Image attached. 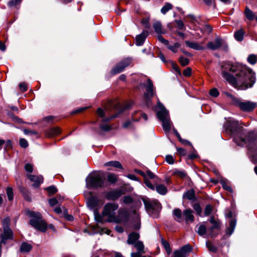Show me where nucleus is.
Returning a JSON list of instances; mask_svg holds the SVG:
<instances>
[{"label":"nucleus","mask_w":257,"mask_h":257,"mask_svg":"<svg viewBox=\"0 0 257 257\" xmlns=\"http://www.w3.org/2000/svg\"><path fill=\"white\" fill-rule=\"evenodd\" d=\"M225 69L233 73V76L223 71L222 75L234 87L242 90L251 87L255 82V73L246 65L238 64L228 65Z\"/></svg>","instance_id":"nucleus-1"},{"label":"nucleus","mask_w":257,"mask_h":257,"mask_svg":"<svg viewBox=\"0 0 257 257\" xmlns=\"http://www.w3.org/2000/svg\"><path fill=\"white\" fill-rule=\"evenodd\" d=\"M118 208V205L114 202L106 203L103 208L102 215L107 217V221L109 222L120 221L118 217L116 216V211Z\"/></svg>","instance_id":"nucleus-2"},{"label":"nucleus","mask_w":257,"mask_h":257,"mask_svg":"<svg viewBox=\"0 0 257 257\" xmlns=\"http://www.w3.org/2000/svg\"><path fill=\"white\" fill-rule=\"evenodd\" d=\"M29 215L32 218L29 223L35 229L42 232H45L47 229V224L43 219L42 214L38 212L30 211Z\"/></svg>","instance_id":"nucleus-3"},{"label":"nucleus","mask_w":257,"mask_h":257,"mask_svg":"<svg viewBox=\"0 0 257 257\" xmlns=\"http://www.w3.org/2000/svg\"><path fill=\"white\" fill-rule=\"evenodd\" d=\"M104 202L95 196H90L87 201V204L89 208L94 212L95 219L97 222H101L102 219L98 210L101 208Z\"/></svg>","instance_id":"nucleus-4"},{"label":"nucleus","mask_w":257,"mask_h":257,"mask_svg":"<svg viewBox=\"0 0 257 257\" xmlns=\"http://www.w3.org/2000/svg\"><path fill=\"white\" fill-rule=\"evenodd\" d=\"M146 211L150 216L154 217L158 216L162 208L161 204L157 200L143 199Z\"/></svg>","instance_id":"nucleus-5"},{"label":"nucleus","mask_w":257,"mask_h":257,"mask_svg":"<svg viewBox=\"0 0 257 257\" xmlns=\"http://www.w3.org/2000/svg\"><path fill=\"white\" fill-rule=\"evenodd\" d=\"M86 182L90 188H99L104 186V179L99 174L95 173L86 178Z\"/></svg>","instance_id":"nucleus-6"},{"label":"nucleus","mask_w":257,"mask_h":257,"mask_svg":"<svg viewBox=\"0 0 257 257\" xmlns=\"http://www.w3.org/2000/svg\"><path fill=\"white\" fill-rule=\"evenodd\" d=\"M159 119L162 122L163 128L165 132H169L171 129L172 122L169 115V112L166 109H161L157 112Z\"/></svg>","instance_id":"nucleus-7"},{"label":"nucleus","mask_w":257,"mask_h":257,"mask_svg":"<svg viewBox=\"0 0 257 257\" xmlns=\"http://www.w3.org/2000/svg\"><path fill=\"white\" fill-rule=\"evenodd\" d=\"M207 48L211 50H216L220 48L224 51H228V47L224 41L220 37H216L214 41H210L207 44Z\"/></svg>","instance_id":"nucleus-8"},{"label":"nucleus","mask_w":257,"mask_h":257,"mask_svg":"<svg viewBox=\"0 0 257 257\" xmlns=\"http://www.w3.org/2000/svg\"><path fill=\"white\" fill-rule=\"evenodd\" d=\"M147 83L148 84L145 86L146 91L144 94V97L147 105L149 106L151 105V98L154 95L155 92L152 80L150 79H148Z\"/></svg>","instance_id":"nucleus-9"},{"label":"nucleus","mask_w":257,"mask_h":257,"mask_svg":"<svg viewBox=\"0 0 257 257\" xmlns=\"http://www.w3.org/2000/svg\"><path fill=\"white\" fill-rule=\"evenodd\" d=\"M131 63L132 60L130 58H127L123 59L120 62L117 63L112 69L111 73L112 75H115L122 72Z\"/></svg>","instance_id":"nucleus-10"},{"label":"nucleus","mask_w":257,"mask_h":257,"mask_svg":"<svg viewBox=\"0 0 257 257\" xmlns=\"http://www.w3.org/2000/svg\"><path fill=\"white\" fill-rule=\"evenodd\" d=\"M235 102L242 110L246 112L251 111L257 106L256 102L249 101L241 102L236 99Z\"/></svg>","instance_id":"nucleus-11"},{"label":"nucleus","mask_w":257,"mask_h":257,"mask_svg":"<svg viewBox=\"0 0 257 257\" xmlns=\"http://www.w3.org/2000/svg\"><path fill=\"white\" fill-rule=\"evenodd\" d=\"M192 251V248L189 244L182 246L179 250L174 252V257H187V253Z\"/></svg>","instance_id":"nucleus-12"},{"label":"nucleus","mask_w":257,"mask_h":257,"mask_svg":"<svg viewBox=\"0 0 257 257\" xmlns=\"http://www.w3.org/2000/svg\"><path fill=\"white\" fill-rule=\"evenodd\" d=\"M123 194V192L121 189H113L107 192L105 197L108 200L114 201L117 200Z\"/></svg>","instance_id":"nucleus-13"},{"label":"nucleus","mask_w":257,"mask_h":257,"mask_svg":"<svg viewBox=\"0 0 257 257\" xmlns=\"http://www.w3.org/2000/svg\"><path fill=\"white\" fill-rule=\"evenodd\" d=\"M1 241L6 244L7 240H12L13 238V232L10 228L3 229V233L1 235Z\"/></svg>","instance_id":"nucleus-14"},{"label":"nucleus","mask_w":257,"mask_h":257,"mask_svg":"<svg viewBox=\"0 0 257 257\" xmlns=\"http://www.w3.org/2000/svg\"><path fill=\"white\" fill-rule=\"evenodd\" d=\"M28 177L31 181L34 182L33 186L35 188L38 187L43 183L44 180L43 176L41 175H28Z\"/></svg>","instance_id":"nucleus-15"},{"label":"nucleus","mask_w":257,"mask_h":257,"mask_svg":"<svg viewBox=\"0 0 257 257\" xmlns=\"http://www.w3.org/2000/svg\"><path fill=\"white\" fill-rule=\"evenodd\" d=\"M148 35V32L144 30L141 34L137 35L136 37V44L138 46H142Z\"/></svg>","instance_id":"nucleus-16"},{"label":"nucleus","mask_w":257,"mask_h":257,"mask_svg":"<svg viewBox=\"0 0 257 257\" xmlns=\"http://www.w3.org/2000/svg\"><path fill=\"white\" fill-rule=\"evenodd\" d=\"M209 220V222L211 224H212V226L210 227L209 230L210 231V235L211 236H214V234L213 232V230L215 229H219L220 228V222H219V221L215 220L214 217L212 216L210 217Z\"/></svg>","instance_id":"nucleus-17"},{"label":"nucleus","mask_w":257,"mask_h":257,"mask_svg":"<svg viewBox=\"0 0 257 257\" xmlns=\"http://www.w3.org/2000/svg\"><path fill=\"white\" fill-rule=\"evenodd\" d=\"M140 238V234L139 233L135 232H131L129 234L128 236V238L127 240V243L128 244H132L136 243L137 241H139V239Z\"/></svg>","instance_id":"nucleus-18"},{"label":"nucleus","mask_w":257,"mask_h":257,"mask_svg":"<svg viewBox=\"0 0 257 257\" xmlns=\"http://www.w3.org/2000/svg\"><path fill=\"white\" fill-rule=\"evenodd\" d=\"M183 213L186 223L189 221L191 222L194 221V217L193 215V211L191 209H187L184 210Z\"/></svg>","instance_id":"nucleus-19"},{"label":"nucleus","mask_w":257,"mask_h":257,"mask_svg":"<svg viewBox=\"0 0 257 257\" xmlns=\"http://www.w3.org/2000/svg\"><path fill=\"white\" fill-rule=\"evenodd\" d=\"M185 43L188 47L195 50H203L205 49L204 46L197 42L186 41Z\"/></svg>","instance_id":"nucleus-20"},{"label":"nucleus","mask_w":257,"mask_h":257,"mask_svg":"<svg viewBox=\"0 0 257 257\" xmlns=\"http://www.w3.org/2000/svg\"><path fill=\"white\" fill-rule=\"evenodd\" d=\"M61 133V130L59 127H53L51 128L49 130H48L46 133V136L49 137L51 138L54 136L60 134Z\"/></svg>","instance_id":"nucleus-21"},{"label":"nucleus","mask_w":257,"mask_h":257,"mask_svg":"<svg viewBox=\"0 0 257 257\" xmlns=\"http://www.w3.org/2000/svg\"><path fill=\"white\" fill-rule=\"evenodd\" d=\"M244 14L246 18L249 21H252L254 19L255 14L247 7H246Z\"/></svg>","instance_id":"nucleus-22"},{"label":"nucleus","mask_w":257,"mask_h":257,"mask_svg":"<svg viewBox=\"0 0 257 257\" xmlns=\"http://www.w3.org/2000/svg\"><path fill=\"white\" fill-rule=\"evenodd\" d=\"M173 215L175 217V219L178 222H181L183 221L182 213L179 208H175L173 211Z\"/></svg>","instance_id":"nucleus-23"},{"label":"nucleus","mask_w":257,"mask_h":257,"mask_svg":"<svg viewBox=\"0 0 257 257\" xmlns=\"http://www.w3.org/2000/svg\"><path fill=\"white\" fill-rule=\"evenodd\" d=\"M153 28L155 32L159 34H165L166 33L165 30H163L162 28V24L160 21H157L153 24Z\"/></svg>","instance_id":"nucleus-24"},{"label":"nucleus","mask_w":257,"mask_h":257,"mask_svg":"<svg viewBox=\"0 0 257 257\" xmlns=\"http://www.w3.org/2000/svg\"><path fill=\"white\" fill-rule=\"evenodd\" d=\"M32 246L30 244L24 242L20 246V250L22 252H28L32 249Z\"/></svg>","instance_id":"nucleus-25"},{"label":"nucleus","mask_w":257,"mask_h":257,"mask_svg":"<svg viewBox=\"0 0 257 257\" xmlns=\"http://www.w3.org/2000/svg\"><path fill=\"white\" fill-rule=\"evenodd\" d=\"M105 166H111L115 168L123 169L122 166L119 162L117 161H112L106 162L104 164Z\"/></svg>","instance_id":"nucleus-26"},{"label":"nucleus","mask_w":257,"mask_h":257,"mask_svg":"<svg viewBox=\"0 0 257 257\" xmlns=\"http://www.w3.org/2000/svg\"><path fill=\"white\" fill-rule=\"evenodd\" d=\"M156 190L159 194L162 195H165L168 191L167 187L162 184L157 185L156 187Z\"/></svg>","instance_id":"nucleus-27"},{"label":"nucleus","mask_w":257,"mask_h":257,"mask_svg":"<svg viewBox=\"0 0 257 257\" xmlns=\"http://www.w3.org/2000/svg\"><path fill=\"white\" fill-rule=\"evenodd\" d=\"M244 34V30L241 29L234 33V37L237 41L240 42L243 40Z\"/></svg>","instance_id":"nucleus-28"},{"label":"nucleus","mask_w":257,"mask_h":257,"mask_svg":"<svg viewBox=\"0 0 257 257\" xmlns=\"http://www.w3.org/2000/svg\"><path fill=\"white\" fill-rule=\"evenodd\" d=\"M236 225V221L232 219L230 221L229 226L226 231V233L227 235H230L233 232Z\"/></svg>","instance_id":"nucleus-29"},{"label":"nucleus","mask_w":257,"mask_h":257,"mask_svg":"<svg viewBox=\"0 0 257 257\" xmlns=\"http://www.w3.org/2000/svg\"><path fill=\"white\" fill-rule=\"evenodd\" d=\"M131 106H125L124 107V108H121L120 111H119V112L118 113H116L113 115H112L110 117H105V118H104L103 119H102V121L103 122H107V121H110L111 119L114 118H115L116 117H117L118 114L120 113H121L122 112H123V111H124L125 110L127 109H128Z\"/></svg>","instance_id":"nucleus-30"},{"label":"nucleus","mask_w":257,"mask_h":257,"mask_svg":"<svg viewBox=\"0 0 257 257\" xmlns=\"http://www.w3.org/2000/svg\"><path fill=\"white\" fill-rule=\"evenodd\" d=\"M184 197L186 198L189 200H195V195L193 190H188L183 195Z\"/></svg>","instance_id":"nucleus-31"},{"label":"nucleus","mask_w":257,"mask_h":257,"mask_svg":"<svg viewBox=\"0 0 257 257\" xmlns=\"http://www.w3.org/2000/svg\"><path fill=\"white\" fill-rule=\"evenodd\" d=\"M181 45L180 43L176 42L172 45H167V48L174 53L178 52V49L180 47Z\"/></svg>","instance_id":"nucleus-32"},{"label":"nucleus","mask_w":257,"mask_h":257,"mask_svg":"<svg viewBox=\"0 0 257 257\" xmlns=\"http://www.w3.org/2000/svg\"><path fill=\"white\" fill-rule=\"evenodd\" d=\"M173 9V5L169 3H166L165 5L162 8L161 12L165 15L169 11Z\"/></svg>","instance_id":"nucleus-33"},{"label":"nucleus","mask_w":257,"mask_h":257,"mask_svg":"<svg viewBox=\"0 0 257 257\" xmlns=\"http://www.w3.org/2000/svg\"><path fill=\"white\" fill-rule=\"evenodd\" d=\"M161 243L165 248L167 254H170L172 251V250L169 242L166 240H165L164 238H162Z\"/></svg>","instance_id":"nucleus-34"},{"label":"nucleus","mask_w":257,"mask_h":257,"mask_svg":"<svg viewBox=\"0 0 257 257\" xmlns=\"http://www.w3.org/2000/svg\"><path fill=\"white\" fill-rule=\"evenodd\" d=\"M173 175L182 179L185 178L187 176V174L185 171L178 170H175L173 172Z\"/></svg>","instance_id":"nucleus-35"},{"label":"nucleus","mask_w":257,"mask_h":257,"mask_svg":"<svg viewBox=\"0 0 257 257\" xmlns=\"http://www.w3.org/2000/svg\"><path fill=\"white\" fill-rule=\"evenodd\" d=\"M197 232L200 235H204L206 232V227L205 225L203 224H201L199 226L198 228V230L197 231Z\"/></svg>","instance_id":"nucleus-36"},{"label":"nucleus","mask_w":257,"mask_h":257,"mask_svg":"<svg viewBox=\"0 0 257 257\" xmlns=\"http://www.w3.org/2000/svg\"><path fill=\"white\" fill-rule=\"evenodd\" d=\"M220 183L221 185H222V188L229 192H231L232 191V190L231 189V187L227 184L226 181L225 180H221L220 181Z\"/></svg>","instance_id":"nucleus-37"},{"label":"nucleus","mask_w":257,"mask_h":257,"mask_svg":"<svg viewBox=\"0 0 257 257\" xmlns=\"http://www.w3.org/2000/svg\"><path fill=\"white\" fill-rule=\"evenodd\" d=\"M179 62L183 66H185L189 64V60L182 56H180L179 59Z\"/></svg>","instance_id":"nucleus-38"},{"label":"nucleus","mask_w":257,"mask_h":257,"mask_svg":"<svg viewBox=\"0 0 257 257\" xmlns=\"http://www.w3.org/2000/svg\"><path fill=\"white\" fill-rule=\"evenodd\" d=\"M117 180V176L114 174H109L107 176L108 181L112 184L115 183Z\"/></svg>","instance_id":"nucleus-39"},{"label":"nucleus","mask_w":257,"mask_h":257,"mask_svg":"<svg viewBox=\"0 0 257 257\" xmlns=\"http://www.w3.org/2000/svg\"><path fill=\"white\" fill-rule=\"evenodd\" d=\"M247 61L252 65H254L257 62V59L255 55L253 54L250 55L247 58Z\"/></svg>","instance_id":"nucleus-40"},{"label":"nucleus","mask_w":257,"mask_h":257,"mask_svg":"<svg viewBox=\"0 0 257 257\" xmlns=\"http://www.w3.org/2000/svg\"><path fill=\"white\" fill-rule=\"evenodd\" d=\"M48 193L51 195L54 194L57 191L56 187L53 185L50 186L45 189Z\"/></svg>","instance_id":"nucleus-41"},{"label":"nucleus","mask_w":257,"mask_h":257,"mask_svg":"<svg viewBox=\"0 0 257 257\" xmlns=\"http://www.w3.org/2000/svg\"><path fill=\"white\" fill-rule=\"evenodd\" d=\"M6 192L9 200L10 201L12 200L14 198L13 191L12 188L11 187H8L7 188Z\"/></svg>","instance_id":"nucleus-42"},{"label":"nucleus","mask_w":257,"mask_h":257,"mask_svg":"<svg viewBox=\"0 0 257 257\" xmlns=\"http://www.w3.org/2000/svg\"><path fill=\"white\" fill-rule=\"evenodd\" d=\"M10 218L9 217L5 218L3 220V222H2L3 229H5L6 228H10Z\"/></svg>","instance_id":"nucleus-43"},{"label":"nucleus","mask_w":257,"mask_h":257,"mask_svg":"<svg viewBox=\"0 0 257 257\" xmlns=\"http://www.w3.org/2000/svg\"><path fill=\"white\" fill-rule=\"evenodd\" d=\"M193 208L194 209V210L196 212L197 214L199 215H200L202 212V209L199 204L197 203H195L193 205Z\"/></svg>","instance_id":"nucleus-44"},{"label":"nucleus","mask_w":257,"mask_h":257,"mask_svg":"<svg viewBox=\"0 0 257 257\" xmlns=\"http://www.w3.org/2000/svg\"><path fill=\"white\" fill-rule=\"evenodd\" d=\"M206 246L209 250L213 252H215L217 251V247L210 242H206Z\"/></svg>","instance_id":"nucleus-45"},{"label":"nucleus","mask_w":257,"mask_h":257,"mask_svg":"<svg viewBox=\"0 0 257 257\" xmlns=\"http://www.w3.org/2000/svg\"><path fill=\"white\" fill-rule=\"evenodd\" d=\"M133 202V199L130 196H125L123 198V202L124 204H131Z\"/></svg>","instance_id":"nucleus-46"},{"label":"nucleus","mask_w":257,"mask_h":257,"mask_svg":"<svg viewBox=\"0 0 257 257\" xmlns=\"http://www.w3.org/2000/svg\"><path fill=\"white\" fill-rule=\"evenodd\" d=\"M99 127L101 131L104 132H107L111 130V126L107 124H101Z\"/></svg>","instance_id":"nucleus-47"},{"label":"nucleus","mask_w":257,"mask_h":257,"mask_svg":"<svg viewBox=\"0 0 257 257\" xmlns=\"http://www.w3.org/2000/svg\"><path fill=\"white\" fill-rule=\"evenodd\" d=\"M19 88L23 92H26L28 89L27 84L25 82H22L19 84Z\"/></svg>","instance_id":"nucleus-48"},{"label":"nucleus","mask_w":257,"mask_h":257,"mask_svg":"<svg viewBox=\"0 0 257 257\" xmlns=\"http://www.w3.org/2000/svg\"><path fill=\"white\" fill-rule=\"evenodd\" d=\"M212 207L210 205H207L204 210V214L205 216H208L212 212Z\"/></svg>","instance_id":"nucleus-49"},{"label":"nucleus","mask_w":257,"mask_h":257,"mask_svg":"<svg viewBox=\"0 0 257 257\" xmlns=\"http://www.w3.org/2000/svg\"><path fill=\"white\" fill-rule=\"evenodd\" d=\"M20 145L23 148H26L28 146V143L26 139L22 138L20 140Z\"/></svg>","instance_id":"nucleus-50"},{"label":"nucleus","mask_w":257,"mask_h":257,"mask_svg":"<svg viewBox=\"0 0 257 257\" xmlns=\"http://www.w3.org/2000/svg\"><path fill=\"white\" fill-rule=\"evenodd\" d=\"M22 0H11L8 3V6L10 7L16 6L21 3Z\"/></svg>","instance_id":"nucleus-51"},{"label":"nucleus","mask_w":257,"mask_h":257,"mask_svg":"<svg viewBox=\"0 0 257 257\" xmlns=\"http://www.w3.org/2000/svg\"><path fill=\"white\" fill-rule=\"evenodd\" d=\"M175 22L176 23L178 29L180 30H183L184 29V25L182 20H175Z\"/></svg>","instance_id":"nucleus-52"},{"label":"nucleus","mask_w":257,"mask_h":257,"mask_svg":"<svg viewBox=\"0 0 257 257\" xmlns=\"http://www.w3.org/2000/svg\"><path fill=\"white\" fill-rule=\"evenodd\" d=\"M165 160L168 163L170 164H173L174 163V158L171 155H167L165 158Z\"/></svg>","instance_id":"nucleus-53"},{"label":"nucleus","mask_w":257,"mask_h":257,"mask_svg":"<svg viewBox=\"0 0 257 257\" xmlns=\"http://www.w3.org/2000/svg\"><path fill=\"white\" fill-rule=\"evenodd\" d=\"M6 146L5 149L7 151L10 149H12L13 148V144L12 142L10 140H7L6 142H5Z\"/></svg>","instance_id":"nucleus-54"},{"label":"nucleus","mask_w":257,"mask_h":257,"mask_svg":"<svg viewBox=\"0 0 257 257\" xmlns=\"http://www.w3.org/2000/svg\"><path fill=\"white\" fill-rule=\"evenodd\" d=\"M209 94L212 96L217 97L219 95V92L216 88H214L210 90Z\"/></svg>","instance_id":"nucleus-55"},{"label":"nucleus","mask_w":257,"mask_h":257,"mask_svg":"<svg viewBox=\"0 0 257 257\" xmlns=\"http://www.w3.org/2000/svg\"><path fill=\"white\" fill-rule=\"evenodd\" d=\"M25 169L29 173H32L33 170V166L32 164L27 163L25 166Z\"/></svg>","instance_id":"nucleus-56"},{"label":"nucleus","mask_w":257,"mask_h":257,"mask_svg":"<svg viewBox=\"0 0 257 257\" xmlns=\"http://www.w3.org/2000/svg\"><path fill=\"white\" fill-rule=\"evenodd\" d=\"M158 39L159 41L162 42L163 44H164L165 45L167 46L168 45L169 41L166 39H165L162 36H161L160 34H159L158 36Z\"/></svg>","instance_id":"nucleus-57"},{"label":"nucleus","mask_w":257,"mask_h":257,"mask_svg":"<svg viewBox=\"0 0 257 257\" xmlns=\"http://www.w3.org/2000/svg\"><path fill=\"white\" fill-rule=\"evenodd\" d=\"M171 65H172V67L173 69L177 73H178L179 74H181V70H180L179 66H178V65L176 63H174L173 62H172Z\"/></svg>","instance_id":"nucleus-58"},{"label":"nucleus","mask_w":257,"mask_h":257,"mask_svg":"<svg viewBox=\"0 0 257 257\" xmlns=\"http://www.w3.org/2000/svg\"><path fill=\"white\" fill-rule=\"evenodd\" d=\"M145 185L150 189L154 190H155V187L151 183L150 181L145 179Z\"/></svg>","instance_id":"nucleus-59"},{"label":"nucleus","mask_w":257,"mask_h":257,"mask_svg":"<svg viewBox=\"0 0 257 257\" xmlns=\"http://www.w3.org/2000/svg\"><path fill=\"white\" fill-rule=\"evenodd\" d=\"M183 75L185 76L189 77L191 75V69L190 67L187 68L185 69L183 72Z\"/></svg>","instance_id":"nucleus-60"},{"label":"nucleus","mask_w":257,"mask_h":257,"mask_svg":"<svg viewBox=\"0 0 257 257\" xmlns=\"http://www.w3.org/2000/svg\"><path fill=\"white\" fill-rule=\"evenodd\" d=\"M177 150L178 153L182 156H185L187 155L186 150L182 148H177Z\"/></svg>","instance_id":"nucleus-61"},{"label":"nucleus","mask_w":257,"mask_h":257,"mask_svg":"<svg viewBox=\"0 0 257 257\" xmlns=\"http://www.w3.org/2000/svg\"><path fill=\"white\" fill-rule=\"evenodd\" d=\"M49 203L50 206H54L57 204L58 200L56 198H52L49 199Z\"/></svg>","instance_id":"nucleus-62"},{"label":"nucleus","mask_w":257,"mask_h":257,"mask_svg":"<svg viewBox=\"0 0 257 257\" xmlns=\"http://www.w3.org/2000/svg\"><path fill=\"white\" fill-rule=\"evenodd\" d=\"M97 113L98 116L101 118L103 117L105 115L104 111L101 108H97Z\"/></svg>","instance_id":"nucleus-63"},{"label":"nucleus","mask_w":257,"mask_h":257,"mask_svg":"<svg viewBox=\"0 0 257 257\" xmlns=\"http://www.w3.org/2000/svg\"><path fill=\"white\" fill-rule=\"evenodd\" d=\"M146 176H147L148 178L150 179H153L155 178V174L152 173L150 170H147L146 173Z\"/></svg>","instance_id":"nucleus-64"}]
</instances>
